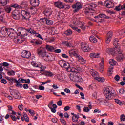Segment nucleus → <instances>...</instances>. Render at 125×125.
Returning <instances> with one entry per match:
<instances>
[{
  "label": "nucleus",
  "instance_id": "obj_1",
  "mask_svg": "<svg viewBox=\"0 0 125 125\" xmlns=\"http://www.w3.org/2000/svg\"><path fill=\"white\" fill-rule=\"evenodd\" d=\"M104 94L107 100H111L116 96V93L111 87H107L104 90Z\"/></svg>",
  "mask_w": 125,
  "mask_h": 125
},
{
  "label": "nucleus",
  "instance_id": "obj_2",
  "mask_svg": "<svg viewBox=\"0 0 125 125\" xmlns=\"http://www.w3.org/2000/svg\"><path fill=\"white\" fill-rule=\"evenodd\" d=\"M21 16H22V19L23 21H27L29 20L30 18V13L27 10H22L21 12Z\"/></svg>",
  "mask_w": 125,
  "mask_h": 125
},
{
  "label": "nucleus",
  "instance_id": "obj_3",
  "mask_svg": "<svg viewBox=\"0 0 125 125\" xmlns=\"http://www.w3.org/2000/svg\"><path fill=\"white\" fill-rule=\"evenodd\" d=\"M118 49L116 50L117 52L116 53H118V56L116 57V60L117 61H119L121 62L123 61L125 58V54H123V51L120 49L119 47H118Z\"/></svg>",
  "mask_w": 125,
  "mask_h": 125
},
{
  "label": "nucleus",
  "instance_id": "obj_4",
  "mask_svg": "<svg viewBox=\"0 0 125 125\" xmlns=\"http://www.w3.org/2000/svg\"><path fill=\"white\" fill-rule=\"evenodd\" d=\"M86 6L87 7H86L84 12L86 13V14H87V13H89V12L92 11V10H93V8H95V7H96V4H86Z\"/></svg>",
  "mask_w": 125,
  "mask_h": 125
},
{
  "label": "nucleus",
  "instance_id": "obj_5",
  "mask_svg": "<svg viewBox=\"0 0 125 125\" xmlns=\"http://www.w3.org/2000/svg\"><path fill=\"white\" fill-rule=\"evenodd\" d=\"M70 79L71 81H73V82H75L76 83H83V82L82 77L78 75H70Z\"/></svg>",
  "mask_w": 125,
  "mask_h": 125
},
{
  "label": "nucleus",
  "instance_id": "obj_6",
  "mask_svg": "<svg viewBox=\"0 0 125 125\" xmlns=\"http://www.w3.org/2000/svg\"><path fill=\"white\" fill-rule=\"evenodd\" d=\"M0 32L3 36H7L12 32V30L10 29V28L7 29L5 27H3L1 28Z\"/></svg>",
  "mask_w": 125,
  "mask_h": 125
},
{
  "label": "nucleus",
  "instance_id": "obj_7",
  "mask_svg": "<svg viewBox=\"0 0 125 125\" xmlns=\"http://www.w3.org/2000/svg\"><path fill=\"white\" fill-rule=\"evenodd\" d=\"M40 68L42 69L41 70H40L41 72L42 73V74L43 75H45V76H46V77H52V76H53V74H52V72L50 71H44V70L46 69V67L45 66H42V67Z\"/></svg>",
  "mask_w": 125,
  "mask_h": 125
},
{
  "label": "nucleus",
  "instance_id": "obj_8",
  "mask_svg": "<svg viewBox=\"0 0 125 125\" xmlns=\"http://www.w3.org/2000/svg\"><path fill=\"white\" fill-rule=\"evenodd\" d=\"M24 30H26V29H25V28H23V27H20L19 28H18L17 29V36L18 37H26V36H28V33L26 34H23V31H24Z\"/></svg>",
  "mask_w": 125,
  "mask_h": 125
},
{
  "label": "nucleus",
  "instance_id": "obj_9",
  "mask_svg": "<svg viewBox=\"0 0 125 125\" xmlns=\"http://www.w3.org/2000/svg\"><path fill=\"white\" fill-rule=\"evenodd\" d=\"M12 16L13 19L18 20L20 19V12L18 10H15L12 12Z\"/></svg>",
  "mask_w": 125,
  "mask_h": 125
},
{
  "label": "nucleus",
  "instance_id": "obj_10",
  "mask_svg": "<svg viewBox=\"0 0 125 125\" xmlns=\"http://www.w3.org/2000/svg\"><path fill=\"white\" fill-rule=\"evenodd\" d=\"M37 53L41 57H44L46 56V52L43 48H40L37 49Z\"/></svg>",
  "mask_w": 125,
  "mask_h": 125
},
{
  "label": "nucleus",
  "instance_id": "obj_11",
  "mask_svg": "<svg viewBox=\"0 0 125 125\" xmlns=\"http://www.w3.org/2000/svg\"><path fill=\"white\" fill-rule=\"evenodd\" d=\"M69 53H70V55H73V56H76V58L78 59L79 61H81V62L85 63V60H84V59H83V58L82 56H80L79 54H78L76 53H73L72 51H70Z\"/></svg>",
  "mask_w": 125,
  "mask_h": 125
},
{
  "label": "nucleus",
  "instance_id": "obj_12",
  "mask_svg": "<svg viewBox=\"0 0 125 125\" xmlns=\"http://www.w3.org/2000/svg\"><path fill=\"white\" fill-rule=\"evenodd\" d=\"M81 48L84 52H88L90 50L89 46L86 43H81Z\"/></svg>",
  "mask_w": 125,
  "mask_h": 125
},
{
  "label": "nucleus",
  "instance_id": "obj_13",
  "mask_svg": "<svg viewBox=\"0 0 125 125\" xmlns=\"http://www.w3.org/2000/svg\"><path fill=\"white\" fill-rule=\"evenodd\" d=\"M55 6L60 9L65 8V4L61 1H57L54 3Z\"/></svg>",
  "mask_w": 125,
  "mask_h": 125
},
{
  "label": "nucleus",
  "instance_id": "obj_14",
  "mask_svg": "<svg viewBox=\"0 0 125 125\" xmlns=\"http://www.w3.org/2000/svg\"><path fill=\"white\" fill-rule=\"evenodd\" d=\"M73 8H74V12H78L80 10V9H82L83 8V5L81 4L80 3H77L76 4L73 5L72 6Z\"/></svg>",
  "mask_w": 125,
  "mask_h": 125
},
{
  "label": "nucleus",
  "instance_id": "obj_15",
  "mask_svg": "<svg viewBox=\"0 0 125 125\" xmlns=\"http://www.w3.org/2000/svg\"><path fill=\"white\" fill-rule=\"evenodd\" d=\"M10 29L12 30V32H10L9 34H8V36L13 40L17 39V37H18L17 32H15L14 29L10 28Z\"/></svg>",
  "mask_w": 125,
  "mask_h": 125
},
{
  "label": "nucleus",
  "instance_id": "obj_16",
  "mask_svg": "<svg viewBox=\"0 0 125 125\" xmlns=\"http://www.w3.org/2000/svg\"><path fill=\"white\" fill-rule=\"evenodd\" d=\"M31 55V52L26 50H23L21 53V56L23 58H30Z\"/></svg>",
  "mask_w": 125,
  "mask_h": 125
},
{
  "label": "nucleus",
  "instance_id": "obj_17",
  "mask_svg": "<svg viewBox=\"0 0 125 125\" xmlns=\"http://www.w3.org/2000/svg\"><path fill=\"white\" fill-rule=\"evenodd\" d=\"M112 37H113V32L109 31L107 33V37L105 40L106 43L109 44L112 40Z\"/></svg>",
  "mask_w": 125,
  "mask_h": 125
},
{
  "label": "nucleus",
  "instance_id": "obj_18",
  "mask_svg": "<svg viewBox=\"0 0 125 125\" xmlns=\"http://www.w3.org/2000/svg\"><path fill=\"white\" fill-rule=\"evenodd\" d=\"M104 59L103 58H101V63L99 64V70L101 73H103V70L104 69Z\"/></svg>",
  "mask_w": 125,
  "mask_h": 125
},
{
  "label": "nucleus",
  "instance_id": "obj_19",
  "mask_svg": "<svg viewBox=\"0 0 125 125\" xmlns=\"http://www.w3.org/2000/svg\"><path fill=\"white\" fill-rule=\"evenodd\" d=\"M118 42H119V39H118V38L114 39L113 41V45H114L115 46V50L119 49L118 47H119V49H120V44H119Z\"/></svg>",
  "mask_w": 125,
  "mask_h": 125
},
{
  "label": "nucleus",
  "instance_id": "obj_20",
  "mask_svg": "<svg viewBox=\"0 0 125 125\" xmlns=\"http://www.w3.org/2000/svg\"><path fill=\"white\" fill-rule=\"evenodd\" d=\"M106 51L108 54H111L112 55H115L117 53L115 48L114 49L113 48H107Z\"/></svg>",
  "mask_w": 125,
  "mask_h": 125
},
{
  "label": "nucleus",
  "instance_id": "obj_21",
  "mask_svg": "<svg viewBox=\"0 0 125 125\" xmlns=\"http://www.w3.org/2000/svg\"><path fill=\"white\" fill-rule=\"evenodd\" d=\"M30 4L32 6H34V7H37V6H39V5L40 4V1L39 0H31L30 1Z\"/></svg>",
  "mask_w": 125,
  "mask_h": 125
},
{
  "label": "nucleus",
  "instance_id": "obj_22",
  "mask_svg": "<svg viewBox=\"0 0 125 125\" xmlns=\"http://www.w3.org/2000/svg\"><path fill=\"white\" fill-rule=\"evenodd\" d=\"M94 18L98 19H99L100 18H105V19H110V17L106 16L104 14H100L98 15L95 16Z\"/></svg>",
  "mask_w": 125,
  "mask_h": 125
},
{
  "label": "nucleus",
  "instance_id": "obj_23",
  "mask_svg": "<svg viewBox=\"0 0 125 125\" xmlns=\"http://www.w3.org/2000/svg\"><path fill=\"white\" fill-rule=\"evenodd\" d=\"M105 6L107 8H113L114 6H115V5L114 4V3L112 2V1H107L105 2Z\"/></svg>",
  "mask_w": 125,
  "mask_h": 125
},
{
  "label": "nucleus",
  "instance_id": "obj_24",
  "mask_svg": "<svg viewBox=\"0 0 125 125\" xmlns=\"http://www.w3.org/2000/svg\"><path fill=\"white\" fill-rule=\"evenodd\" d=\"M44 14L46 16H50L52 14V10L50 8L46 9L44 11Z\"/></svg>",
  "mask_w": 125,
  "mask_h": 125
},
{
  "label": "nucleus",
  "instance_id": "obj_25",
  "mask_svg": "<svg viewBox=\"0 0 125 125\" xmlns=\"http://www.w3.org/2000/svg\"><path fill=\"white\" fill-rule=\"evenodd\" d=\"M13 97H14L15 99H20L21 98V96H20L19 92L16 91L14 92Z\"/></svg>",
  "mask_w": 125,
  "mask_h": 125
},
{
  "label": "nucleus",
  "instance_id": "obj_26",
  "mask_svg": "<svg viewBox=\"0 0 125 125\" xmlns=\"http://www.w3.org/2000/svg\"><path fill=\"white\" fill-rule=\"evenodd\" d=\"M45 49H46L47 51H49V52H53L54 47L50 45H46Z\"/></svg>",
  "mask_w": 125,
  "mask_h": 125
},
{
  "label": "nucleus",
  "instance_id": "obj_27",
  "mask_svg": "<svg viewBox=\"0 0 125 125\" xmlns=\"http://www.w3.org/2000/svg\"><path fill=\"white\" fill-rule=\"evenodd\" d=\"M45 21L46 22V25L49 26H51V25H53V21L50 19H48L47 18H45Z\"/></svg>",
  "mask_w": 125,
  "mask_h": 125
},
{
  "label": "nucleus",
  "instance_id": "obj_28",
  "mask_svg": "<svg viewBox=\"0 0 125 125\" xmlns=\"http://www.w3.org/2000/svg\"><path fill=\"white\" fill-rule=\"evenodd\" d=\"M31 64L33 67H35L36 68H42V64H38V63H37V62H32Z\"/></svg>",
  "mask_w": 125,
  "mask_h": 125
},
{
  "label": "nucleus",
  "instance_id": "obj_29",
  "mask_svg": "<svg viewBox=\"0 0 125 125\" xmlns=\"http://www.w3.org/2000/svg\"><path fill=\"white\" fill-rule=\"evenodd\" d=\"M90 57L91 58H99V54L95 53H90Z\"/></svg>",
  "mask_w": 125,
  "mask_h": 125
},
{
  "label": "nucleus",
  "instance_id": "obj_30",
  "mask_svg": "<svg viewBox=\"0 0 125 125\" xmlns=\"http://www.w3.org/2000/svg\"><path fill=\"white\" fill-rule=\"evenodd\" d=\"M81 70H82V69L80 67H76L73 68L72 69L70 70V71L74 73H80Z\"/></svg>",
  "mask_w": 125,
  "mask_h": 125
},
{
  "label": "nucleus",
  "instance_id": "obj_31",
  "mask_svg": "<svg viewBox=\"0 0 125 125\" xmlns=\"http://www.w3.org/2000/svg\"><path fill=\"white\" fill-rule=\"evenodd\" d=\"M89 41L91 42H93V43H95V42H97V39L94 36H91L89 38Z\"/></svg>",
  "mask_w": 125,
  "mask_h": 125
},
{
  "label": "nucleus",
  "instance_id": "obj_32",
  "mask_svg": "<svg viewBox=\"0 0 125 125\" xmlns=\"http://www.w3.org/2000/svg\"><path fill=\"white\" fill-rule=\"evenodd\" d=\"M95 80H96L98 82H100V83L105 82V79L104 77H95Z\"/></svg>",
  "mask_w": 125,
  "mask_h": 125
},
{
  "label": "nucleus",
  "instance_id": "obj_33",
  "mask_svg": "<svg viewBox=\"0 0 125 125\" xmlns=\"http://www.w3.org/2000/svg\"><path fill=\"white\" fill-rule=\"evenodd\" d=\"M25 31L30 34H32V35H35V34H36V31L32 28L25 29Z\"/></svg>",
  "mask_w": 125,
  "mask_h": 125
},
{
  "label": "nucleus",
  "instance_id": "obj_34",
  "mask_svg": "<svg viewBox=\"0 0 125 125\" xmlns=\"http://www.w3.org/2000/svg\"><path fill=\"white\" fill-rule=\"evenodd\" d=\"M64 34L66 36H70L73 34V31L71 29H67L64 32Z\"/></svg>",
  "mask_w": 125,
  "mask_h": 125
},
{
  "label": "nucleus",
  "instance_id": "obj_35",
  "mask_svg": "<svg viewBox=\"0 0 125 125\" xmlns=\"http://www.w3.org/2000/svg\"><path fill=\"white\" fill-rule=\"evenodd\" d=\"M17 117H15V116L13 115V114H12L11 115H10V117L11 118V119L12 120V121H13L14 122H15V121H16V120H19V119H20V118H19V116L16 115Z\"/></svg>",
  "mask_w": 125,
  "mask_h": 125
},
{
  "label": "nucleus",
  "instance_id": "obj_36",
  "mask_svg": "<svg viewBox=\"0 0 125 125\" xmlns=\"http://www.w3.org/2000/svg\"><path fill=\"white\" fill-rule=\"evenodd\" d=\"M69 27H70V28H72V29H73V30H74L75 31H77V32H78V33H81V31L80 29H79L78 27H74L73 25L70 24L69 25Z\"/></svg>",
  "mask_w": 125,
  "mask_h": 125
},
{
  "label": "nucleus",
  "instance_id": "obj_37",
  "mask_svg": "<svg viewBox=\"0 0 125 125\" xmlns=\"http://www.w3.org/2000/svg\"><path fill=\"white\" fill-rule=\"evenodd\" d=\"M13 83H18V81L14 78H11L9 81V83H10V84H13Z\"/></svg>",
  "mask_w": 125,
  "mask_h": 125
},
{
  "label": "nucleus",
  "instance_id": "obj_38",
  "mask_svg": "<svg viewBox=\"0 0 125 125\" xmlns=\"http://www.w3.org/2000/svg\"><path fill=\"white\" fill-rule=\"evenodd\" d=\"M65 63H66V62L65 61L60 60L59 62V65H60V66H61V67L62 68V67H63L64 65H65Z\"/></svg>",
  "mask_w": 125,
  "mask_h": 125
},
{
  "label": "nucleus",
  "instance_id": "obj_39",
  "mask_svg": "<svg viewBox=\"0 0 125 125\" xmlns=\"http://www.w3.org/2000/svg\"><path fill=\"white\" fill-rule=\"evenodd\" d=\"M79 116L78 115H75L74 116L72 117V121H73L74 123H77L79 120Z\"/></svg>",
  "mask_w": 125,
  "mask_h": 125
},
{
  "label": "nucleus",
  "instance_id": "obj_40",
  "mask_svg": "<svg viewBox=\"0 0 125 125\" xmlns=\"http://www.w3.org/2000/svg\"><path fill=\"white\" fill-rule=\"evenodd\" d=\"M109 64L111 66H114L117 64V62L113 59L110 60H109Z\"/></svg>",
  "mask_w": 125,
  "mask_h": 125
},
{
  "label": "nucleus",
  "instance_id": "obj_41",
  "mask_svg": "<svg viewBox=\"0 0 125 125\" xmlns=\"http://www.w3.org/2000/svg\"><path fill=\"white\" fill-rule=\"evenodd\" d=\"M70 67V63L68 62H65V63H64V66H62V68H65L67 70H69V69H71Z\"/></svg>",
  "mask_w": 125,
  "mask_h": 125
},
{
  "label": "nucleus",
  "instance_id": "obj_42",
  "mask_svg": "<svg viewBox=\"0 0 125 125\" xmlns=\"http://www.w3.org/2000/svg\"><path fill=\"white\" fill-rule=\"evenodd\" d=\"M7 74L8 76H15V71L14 70H10L7 72Z\"/></svg>",
  "mask_w": 125,
  "mask_h": 125
},
{
  "label": "nucleus",
  "instance_id": "obj_43",
  "mask_svg": "<svg viewBox=\"0 0 125 125\" xmlns=\"http://www.w3.org/2000/svg\"><path fill=\"white\" fill-rule=\"evenodd\" d=\"M124 10V9L123 8V5H119L115 7V10H116V11H120V10Z\"/></svg>",
  "mask_w": 125,
  "mask_h": 125
},
{
  "label": "nucleus",
  "instance_id": "obj_44",
  "mask_svg": "<svg viewBox=\"0 0 125 125\" xmlns=\"http://www.w3.org/2000/svg\"><path fill=\"white\" fill-rule=\"evenodd\" d=\"M0 3L4 6V5H6V4H7V0H0Z\"/></svg>",
  "mask_w": 125,
  "mask_h": 125
},
{
  "label": "nucleus",
  "instance_id": "obj_45",
  "mask_svg": "<svg viewBox=\"0 0 125 125\" xmlns=\"http://www.w3.org/2000/svg\"><path fill=\"white\" fill-rule=\"evenodd\" d=\"M90 74H91V75H92V77H93V78H94V79H95V78H96V77H97V76L98 75L97 74V72H94L93 71H91Z\"/></svg>",
  "mask_w": 125,
  "mask_h": 125
},
{
  "label": "nucleus",
  "instance_id": "obj_46",
  "mask_svg": "<svg viewBox=\"0 0 125 125\" xmlns=\"http://www.w3.org/2000/svg\"><path fill=\"white\" fill-rule=\"evenodd\" d=\"M8 109L9 111H12L11 114H12V115H16V112H15L13 110H12V106H11L10 105H8Z\"/></svg>",
  "mask_w": 125,
  "mask_h": 125
},
{
  "label": "nucleus",
  "instance_id": "obj_47",
  "mask_svg": "<svg viewBox=\"0 0 125 125\" xmlns=\"http://www.w3.org/2000/svg\"><path fill=\"white\" fill-rule=\"evenodd\" d=\"M15 86L17 87H20V88H22L23 87V85L22 84H20V82H16Z\"/></svg>",
  "mask_w": 125,
  "mask_h": 125
},
{
  "label": "nucleus",
  "instance_id": "obj_48",
  "mask_svg": "<svg viewBox=\"0 0 125 125\" xmlns=\"http://www.w3.org/2000/svg\"><path fill=\"white\" fill-rule=\"evenodd\" d=\"M62 44H65L66 46H70V42L68 41H63L62 42Z\"/></svg>",
  "mask_w": 125,
  "mask_h": 125
},
{
  "label": "nucleus",
  "instance_id": "obj_49",
  "mask_svg": "<svg viewBox=\"0 0 125 125\" xmlns=\"http://www.w3.org/2000/svg\"><path fill=\"white\" fill-rule=\"evenodd\" d=\"M115 101L117 104H119V105H123V102H121L120 100L115 99Z\"/></svg>",
  "mask_w": 125,
  "mask_h": 125
},
{
  "label": "nucleus",
  "instance_id": "obj_50",
  "mask_svg": "<svg viewBox=\"0 0 125 125\" xmlns=\"http://www.w3.org/2000/svg\"><path fill=\"white\" fill-rule=\"evenodd\" d=\"M48 107L49 108V109H50L52 113H56V109H55L56 108H53L50 107L49 105H48Z\"/></svg>",
  "mask_w": 125,
  "mask_h": 125
},
{
  "label": "nucleus",
  "instance_id": "obj_51",
  "mask_svg": "<svg viewBox=\"0 0 125 125\" xmlns=\"http://www.w3.org/2000/svg\"><path fill=\"white\" fill-rule=\"evenodd\" d=\"M53 52H55V53H60V52H61V50L60 49H57L55 50V48H54Z\"/></svg>",
  "mask_w": 125,
  "mask_h": 125
},
{
  "label": "nucleus",
  "instance_id": "obj_52",
  "mask_svg": "<svg viewBox=\"0 0 125 125\" xmlns=\"http://www.w3.org/2000/svg\"><path fill=\"white\" fill-rule=\"evenodd\" d=\"M60 122L62 125H66V121L63 118H61L60 119Z\"/></svg>",
  "mask_w": 125,
  "mask_h": 125
},
{
  "label": "nucleus",
  "instance_id": "obj_53",
  "mask_svg": "<svg viewBox=\"0 0 125 125\" xmlns=\"http://www.w3.org/2000/svg\"><path fill=\"white\" fill-rule=\"evenodd\" d=\"M19 82H21V83H26V79H22L20 78L19 79Z\"/></svg>",
  "mask_w": 125,
  "mask_h": 125
},
{
  "label": "nucleus",
  "instance_id": "obj_54",
  "mask_svg": "<svg viewBox=\"0 0 125 125\" xmlns=\"http://www.w3.org/2000/svg\"><path fill=\"white\" fill-rule=\"evenodd\" d=\"M5 11H6L7 13H10V11H11V7L5 8Z\"/></svg>",
  "mask_w": 125,
  "mask_h": 125
},
{
  "label": "nucleus",
  "instance_id": "obj_55",
  "mask_svg": "<svg viewBox=\"0 0 125 125\" xmlns=\"http://www.w3.org/2000/svg\"><path fill=\"white\" fill-rule=\"evenodd\" d=\"M28 112L30 113L31 116H35V111H34V110L29 109Z\"/></svg>",
  "mask_w": 125,
  "mask_h": 125
},
{
  "label": "nucleus",
  "instance_id": "obj_56",
  "mask_svg": "<svg viewBox=\"0 0 125 125\" xmlns=\"http://www.w3.org/2000/svg\"><path fill=\"white\" fill-rule=\"evenodd\" d=\"M120 120L122 122H125V116L124 114H122L120 116Z\"/></svg>",
  "mask_w": 125,
  "mask_h": 125
},
{
  "label": "nucleus",
  "instance_id": "obj_57",
  "mask_svg": "<svg viewBox=\"0 0 125 125\" xmlns=\"http://www.w3.org/2000/svg\"><path fill=\"white\" fill-rule=\"evenodd\" d=\"M83 111V112H85V113H88V112H89V111H90V109H89V108H88V107H84Z\"/></svg>",
  "mask_w": 125,
  "mask_h": 125
},
{
  "label": "nucleus",
  "instance_id": "obj_58",
  "mask_svg": "<svg viewBox=\"0 0 125 125\" xmlns=\"http://www.w3.org/2000/svg\"><path fill=\"white\" fill-rule=\"evenodd\" d=\"M120 79H121V77L119 76V75H116L114 77V80H115V81L117 82H119V81H120Z\"/></svg>",
  "mask_w": 125,
  "mask_h": 125
},
{
  "label": "nucleus",
  "instance_id": "obj_59",
  "mask_svg": "<svg viewBox=\"0 0 125 125\" xmlns=\"http://www.w3.org/2000/svg\"><path fill=\"white\" fill-rule=\"evenodd\" d=\"M42 42L41 41H38L36 40L35 45H40V44H42Z\"/></svg>",
  "mask_w": 125,
  "mask_h": 125
},
{
  "label": "nucleus",
  "instance_id": "obj_60",
  "mask_svg": "<svg viewBox=\"0 0 125 125\" xmlns=\"http://www.w3.org/2000/svg\"><path fill=\"white\" fill-rule=\"evenodd\" d=\"M114 69V67H111L109 68L108 72L109 73V76H111L112 74H113V69Z\"/></svg>",
  "mask_w": 125,
  "mask_h": 125
},
{
  "label": "nucleus",
  "instance_id": "obj_61",
  "mask_svg": "<svg viewBox=\"0 0 125 125\" xmlns=\"http://www.w3.org/2000/svg\"><path fill=\"white\" fill-rule=\"evenodd\" d=\"M5 97H7V98H8V99H9L10 100H12V99H13V98L12 97V96L6 94L5 95Z\"/></svg>",
  "mask_w": 125,
  "mask_h": 125
},
{
  "label": "nucleus",
  "instance_id": "obj_62",
  "mask_svg": "<svg viewBox=\"0 0 125 125\" xmlns=\"http://www.w3.org/2000/svg\"><path fill=\"white\" fill-rule=\"evenodd\" d=\"M1 83L4 84H6V83H7V81H6V80L5 79H2L1 80Z\"/></svg>",
  "mask_w": 125,
  "mask_h": 125
},
{
  "label": "nucleus",
  "instance_id": "obj_63",
  "mask_svg": "<svg viewBox=\"0 0 125 125\" xmlns=\"http://www.w3.org/2000/svg\"><path fill=\"white\" fill-rule=\"evenodd\" d=\"M11 7H14V8H20V6L17 4H13L11 6Z\"/></svg>",
  "mask_w": 125,
  "mask_h": 125
},
{
  "label": "nucleus",
  "instance_id": "obj_64",
  "mask_svg": "<svg viewBox=\"0 0 125 125\" xmlns=\"http://www.w3.org/2000/svg\"><path fill=\"white\" fill-rule=\"evenodd\" d=\"M119 91L120 94H124V93H125V90L123 88L120 89Z\"/></svg>",
  "mask_w": 125,
  "mask_h": 125
}]
</instances>
